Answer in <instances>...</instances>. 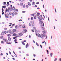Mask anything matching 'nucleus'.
I'll list each match as a JSON object with an SVG mask.
<instances>
[{
  "label": "nucleus",
  "instance_id": "obj_35",
  "mask_svg": "<svg viewBox=\"0 0 61 61\" xmlns=\"http://www.w3.org/2000/svg\"><path fill=\"white\" fill-rule=\"evenodd\" d=\"M4 33L5 34H6V33H7V31H4Z\"/></svg>",
  "mask_w": 61,
  "mask_h": 61
},
{
  "label": "nucleus",
  "instance_id": "obj_45",
  "mask_svg": "<svg viewBox=\"0 0 61 61\" xmlns=\"http://www.w3.org/2000/svg\"><path fill=\"white\" fill-rule=\"evenodd\" d=\"M2 12H4V9H3V8L2 9Z\"/></svg>",
  "mask_w": 61,
  "mask_h": 61
},
{
  "label": "nucleus",
  "instance_id": "obj_27",
  "mask_svg": "<svg viewBox=\"0 0 61 61\" xmlns=\"http://www.w3.org/2000/svg\"><path fill=\"white\" fill-rule=\"evenodd\" d=\"M41 29L42 30H45V28L44 27H42L41 28Z\"/></svg>",
  "mask_w": 61,
  "mask_h": 61
},
{
  "label": "nucleus",
  "instance_id": "obj_53",
  "mask_svg": "<svg viewBox=\"0 0 61 61\" xmlns=\"http://www.w3.org/2000/svg\"><path fill=\"white\" fill-rule=\"evenodd\" d=\"M31 30L32 32H34V30H33L32 29Z\"/></svg>",
  "mask_w": 61,
  "mask_h": 61
},
{
  "label": "nucleus",
  "instance_id": "obj_58",
  "mask_svg": "<svg viewBox=\"0 0 61 61\" xmlns=\"http://www.w3.org/2000/svg\"><path fill=\"white\" fill-rule=\"evenodd\" d=\"M30 23H31V24H32V23H33V21H31Z\"/></svg>",
  "mask_w": 61,
  "mask_h": 61
},
{
  "label": "nucleus",
  "instance_id": "obj_19",
  "mask_svg": "<svg viewBox=\"0 0 61 61\" xmlns=\"http://www.w3.org/2000/svg\"><path fill=\"white\" fill-rule=\"evenodd\" d=\"M11 36V35L9 34H8L7 35V36L8 37H9L10 36Z\"/></svg>",
  "mask_w": 61,
  "mask_h": 61
},
{
  "label": "nucleus",
  "instance_id": "obj_33",
  "mask_svg": "<svg viewBox=\"0 0 61 61\" xmlns=\"http://www.w3.org/2000/svg\"><path fill=\"white\" fill-rule=\"evenodd\" d=\"M50 55H51V57H52V55H53V53H51Z\"/></svg>",
  "mask_w": 61,
  "mask_h": 61
},
{
  "label": "nucleus",
  "instance_id": "obj_54",
  "mask_svg": "<svg viewBox=\"0 0 61 61\" xmlns=\"http://www.w3.org/2000/svg\"><path fill=\"white\" fill-rule=\"evenodd\" d=\"M14 25H15V24H13L12 25V26H14Z\"/></svg>",
  "mask_w": 61,
  "mask_h": 61
},
{
  "label": "nucleus",
  "instance_id": "obj_59",
  "mask_svg": "<svg viewBox=\"0 0 61 61\" xmlns=\"http://www.w3.org/2000/svg\"><path fill=\"white\" fill-rule=\"evenodd\" d=\"M9 53L10 55H11V52L10 51H9Z\"/></svg>",
  "mask_w": 61,
  "mask_h": 61
},
{
  "label": "nucleus",
  "instance_id": "obj_52",
  "mask_svg": "<svg viewBox=\"0 0 61 61\" xmlns=\"http://www.w3.org/2000/svg\"><path fill=\"white\" fill-rule=\"evenodd\" d=\"M40 46H41V48H42V45H40Z\"/></svg>",
  "mask_w": 61,
  "mask_h": 61
},
{
  "label": "nucleus",
  "instance_id": "obj_64",
  "mask_svg": "<svg viewBox=\"0 0 61 61\" xmlns=\"http://www.w3.org/2000/svg\"><path fill=\"white\" fill-rule=\"evenodd\" d=\"M37 14H38V15H40V13L38 12H37Z\"/></svg>",
  "mask_w": 61,
  "mask_h": 61
},
{
  "label": "nucleus",
  "instance_id": "obj_40",
  "mask_svg": "<svg viewBox=\"0 0 61 61\" xmlns=\"http://www.w3.org/2000/svg\"><path fill=\"white\" fill-rule=\"evenodd\" d=\"M56 60H57V58H56L55 60H54V61H56Z\"/></svg>",
  "mask_w": 61,
  "mask_h": 61
},
{
  "label": "nucleus",
  "instance_id": "obj_31",
  "mask_svg": "<svg viewBox=\"0 0 61 61\" xmlns=\"http://www.w3.org/2000/svg\"><path fill=\"white\" fill-rule=\"evenodd\" d=\"M43 36L44 37H46V34H43Z\"/></svg>",
  "mask_w": 61,
  "mask_h": 61
},
{
  "label": "nucleus",
  "instance_id": "obj_43",
  "mask_svg": "<svg viewBox=\"0 0 61 61\" xmlns=\"http://www.w3.org/2000/svg\"><path fill=\"white\" fill-rule=\"evenodd\" d=\"M31 19L32 20H33V17H31Z\"/></svg>",
  "mask_w": 61,
  "mask_h": 61
},
{
  "label": "nucleus",
  "instance_id": "obj_1",
  "mask_svg": "<svg viewBox=\"0 0 61 61\" xmlns=\"http://www.w3.org/2000/svg\"><path fill=\"white\" fill-rule=\"evenodd\" d=\"M3 40L4 41H5V42H6V44H11V43H10V42L9 43L7 42H8V40L6 39H3Z\"/></svg>",
  "mask_w": 61,
  "mask_h": 61
},
{
  "label": "nucleus",
  "instance_id": "obj_34",
  "mask_svg": "<svg viewBox=\"0 0 61 61\" xmlns=\"http://www.w3.org/2000/svg\"><path fill=\"white\" fill-rule=\"evenodd\" d=\"M36 44L37 46H39V45L38 44H37V43L36 42Z\"/></svg>",
  "mask_w": 61,
  "mask_h": 61
},
{
  "label": "nucleus",
  "instance_id": "obj_23",
  "mask_svg": "<svg viewBox=\"0 0 61 61\" xmlns=\"http://www.w3.org/2000/svg\"><path fill=\"white\" fill-rule=\"evenodd\" d=\"M35 33H36V34H37V30H35Z\"/></svg>",
  "mask_w": 61,
  "mask_h": 61
},
{
  "label": "nucleus",
  "instance_id": "obj_12",
  "mask_svg": "<svg viewBox=\"0 0 61 61\" xmlns=\"http://www.w3.org/2000/svg\"><path fill=\"white\" fill-rule=\"evenodd\" d=\"M1 35L2 36L4 35V31H3L1 33Z\"/></svg>",
  "mask_w": 61,
  "mask_h": 61
},
{
  "label": "nucleus",
  "instance_id": "obj_13",
  "mask_svg": "<svg viewBox=\"0 0 61 61\" xmlns=\"http://www.w3.org/2000/svg\"><path fill=\"white\" fill-rule=\"evenodd\" d=\"M18 35H19L20 36H23V34H22L21 33H19Z\"/></svg>",
  "mask_w": 61,
  "mask_h": 61
},
{
  "label": "nucleus",
  "instance_id": "obj_55",
  "mask_svg": "<svg viewBox=\"0 0 61 61\" xmlns=\"http://www.w3.org/2000/svg\"><path fill=\"white\" fill-rule=\"evenodd\" d=\"M55 12H56V8H55Z\"/></svg>",
  "mask_w": 61,
  "mask_h": 61
},
{
  "label": "nucleus",
  "instance_id": "obj_10",
  "mask_svg": "<svg viewBox=\"0 0 61 61\" xmlns=\"http://www.w3.org/2000/svg\"><path fill=\"white\" fill-rule=\"evenodd\" d=\"M22 28H25V24H24V25L22 26Z\"/></svg>",
  "mask_w": 61,
  "mask_h": 61
},
{
  "label": "nucleus",
  "instance_id": "obj_4",
  "mask_svg": "<svg viewBox=\"0 0 61 61\" xmlns=\"http://www.w3.org/2000/svg\"><path fill=\"white\" fill-rule=\"evenodd\" d=\"M38 19H39L40 21H41L42 20V18H40V16L38 17Z\"/></svg>",
  "mask_w": 61,
  "mask_h": 61
},
{
  "label": "nucleus",
  "instance_id": "obj_24",
  "mask_svg": "<svg viewBox=\"0 0 61 61\" xmlns=\"http://www.w3.org/2000/svg\"><path fill=\"white\" fill-rule=\"evenodd\" d=\"M10 32H11V30H8L7 31V33H10Z\"/></svg>",
  "mask_w": 61,
  "mask_h": 61
},
{
  "label": "nucleus",
  "instance_id": "obj_20",
  "mask_svg": "<svg viewBox=\"0 0 61 61\" xmlns=\"http://www.w3.org/2000/svg\"><path fill=\"white\" fill-rule=\"evenodd\" d=\"M16 35H17L15 33H14L13 35V36H16Z\"/></svg>",
  "mask_w": 61,
  "mask_h": 61
},
{
  "label": "nucleus",
  "instance_id": "obj_42",
  "mask_svg": "<svg viewBox=\"0 0 61 61\" xmlns=\"http://www.w3.org/2000/svg\"><path fill=\"white\" fill-rule=\"evenodd\" d=\"M4 5H5V4H6V2H4Z\"/></svg>",
  "mask_w": 61,
  "mask_h": 61
},
{
  "label": "nucleus",
  "instance_id": "obj_5",
  "mask_svg": "<svg viewBox=\"0 0 61 61\" xmlns=\"http://www.w3.org/2000/svg\"><path fill=\"white\" fill-rule=\"evenodd\" d=\"M8 40H9V41H11V39L10 37H8Z\"/></svg>",
  "mask_w": 61,
  "mask_h": 61
},
{
  "label": "nucleus",
  "instance_id": "obj_63",
  "mask_svg": "<svg viewBox=\"0 0 61 61\" xmlns=\"http://www.w3.org/2000/svg\"><path fill=\"white\" fill-rule=\"evenodd\" d=\"M15 44H16V43H18V42L17 41H15Z\"/></svg>",
  "mask_w": 61,
  "mask_h": 61
},
{
  "label": "nucleus",
  "instance_id": "obj_8",
  "mask_svg": "<svg viewBox=\"0 0 61 61\" xmlns=\"http://www.w3.org/2000/svg\"><path fill=\"white\" fill-rule=\"evenodd\" d=\"M28 46H29L28 44L27 43L25 46L26 48H27V47H28Z\"/></svg>",
  "mask_w": 61,
  "mask_h": 61
},
{
  "label": "nucleus",
  "instance_id": "obj_39",
  "mask_svg": "<svg viewBox=\"0 0 61 61\" xmlns=\"http://www.w3.org/2000/svg\"><path fill=\"white\" fill-rule=\"evenodd\" d=\"M12 15H13V16H14V15H15L14 13H13L12 14Z\"/></svg>",
  "mask_w": 61,
  "mask_h": 61
},
{
  "label": "nucleus",
  "instance_id": "obj_28",
  "mask_svg": "<svg viewBox=\"0 0 61 61\" xmlns=\"http://www.w3.org/2000/svg\"><path fill=\"white\" fill-rule=\"evenodd\" d=\"M31 25L32 26H35V24H34V23L32 24Z\"/></svg>",
  "mask_w": 61,
  "mask_h": 61
},
{
  "label": "nucleus",
  "instance_id": "obj_37",
  "mask_svg": "<svg viewBox=\"0 0 61 61\" xmlns=\"http://www.w3.org/2000/svg\"><path fill=\"white\" fill-rule=\"evenodd\" d=\"M26 7L27 8H28L29 6L28 5H27L26 6Z\"/></svg>",
  "mask_w": 61,
  "mask_h": 61
},
{
  "label": "nucleus",
  "instance_id": "obj_46",
  "mask_svg": "<svg viewBox=\"0 0 61 61\" xmlns=\"http://www.w3.org/2000/svg\"><path fill=\"white\" fill-rule=\"evenodd\" d=\"M0 38L1 39H2V38H3V36H0Z\"/></svg>",
  "mask_w": 61,
  "mask_h": 61
},
{
  "label": "nucleus",
  "instance_id": "obj_57",
  "mask_svg": "<svg viewBox=\"0 0 61 61\" xmlns=\"http://www.w3.org/2000/svg\"><path fill=\"white\" fill-rule=\"evenodd\" d=\"M25 11H22V13H25Z\"/></svg>",
  "mask_w": 61,
  "mask_h": 61
},
{
  "label": "nucleus",
  "instance_id": "obj_16",
  "mask_svg": "<svg viewBox=\"0 0 61 61\" xmlns=\"http://www.w3.org/2000/svg\"><path fill=\"white\" fill-rule=\"evenodd\" d=\"M18 36H17L14 37H13V39H15L17 37H18Z\"/></svg>",
  "mask_w": 61,
  "mask_h": 61
},
{
  "label": "nucleus",
  "instance_id": "obj_36",
  "mask_svg": "<svg viewBox=\"0 0 61 61\" xmlns=\"http://www.w3.org/2000/svg\"><path fill=\"white\" fill-rule=\"evenodd\" d=\"M25 7V4L23 6V8H24Z\"/></svg>",
  "mask_w": 61,
  "mask_h": 61
},
{
  "label": "nucleus",
  "instance_id": "obj_15",
  "mask_svg": "<svg viewBox=\"0 0 61 61\" xmlns=\"http://www.w3.org/2000/svg\"><path fill=\"white\" fill-rule=\"evenodd\" d=\"M40 36L41 38H43V34H41L40 35Z\"/></svg>",
  "mask_w": 61,
  "mask_h": 61
},
{
  "label": "nucleus",
  "instance_id": "obj_17",
  "mask_svg": "<svg viewBox=\"0 0 61 61\" xmlns=\"http://www.w3.org/2000/svg\"><path fill=\"white\" fill-rule=\"evenodd\" d=\"M28 5H29V6H31V3H30L29 2L28 3Z\"/></svg>",
  "mask_w": 61,
  "mask_h": 61
},
{
  "label": "nucleus",
  "instance_id": "obj_50",
  "mask_svg": "<svg viewBox=\"0 0 61 61\" xmlns=\"http://www.w3.org/2000/svg\"><path fill=\"white\" fill-rule=\"evenodd\" d=\"M7 9H6L5 10V12L6 13L7 12Z\"/></svg>",
  "mask_w": 61,
  "mask_h": 61
},
{
  "label": "nucleus",
  "instance_id": "obj_51",
  "mask_svg": "<svg viewBox=\"0 0 61 61\" xmlns=\"http://www.w3.org/2000/svg\"><path fill=\"white\" fill-rule=\"evenodd\" d=\"M12 9H15V7L14 6L13 7Z\"/></svg>",
  "mask_w": 61,
  "mask_h": 61
},
{
  "label": "nucleus",
  "instance_id": "obj_9",
  "mask_svg": "<svg viewBox=\"0 0 61 61\" xmlns=\"http://www.w3.org/2000/svg\"><path fill=\"white\" fill-rule=\"evenodd\" d=\"M15 27L16 29H17V28H18L19 27V26L17 25H16Z\"/></svg>",
  "mask_w": 61,
  "mask_h": 61
},
{
  "label": "nucleus",
  "instance_id": "obj_60",
  "mask_svg": "<svg viewBox=\"0 0 61 61\" xmlns=\"http://www.w3.org/2000/svg\"><path fill=\"white\" fill-rule=\"evenodd\" d=\"M33 56L34 57L36 56V54H33Z\"/></svg>",
  "mask_w": 61,
  "mask_h": 61
},
{
  "label": "nucleus",
  "instance_id": "obj_47",
  "mask_svg": "<svg viewBox=\"0 0 61 61\" xmlns=\"http://www.w3.org/2000/svg\"><path fill=\"white\" fill-rule=\"evenodd\" d=\"M29 25L30 26H31V23H29Z\"/></svg>",
  "mask_w": 61,
  "mask_h": 61
},
{
  "label": "nucleus",
  "instance_id": "obj_44",
  "mask_svg": "<svg viewBox=\"0 0 61 61\" xmlns=\"http://www.w3.org/2000/svg\"><path fill=\"white\" fill-rule=\"evenodd\" d=\"M17 39H15L14 40V41H17Z\"/></svg>",
  "mask_w": 61,
  "mask_h": 61
},
{
  "label": "nucleus",
  "instance_id": "obj_21",
  "mask_svg": "<svg viewBox=\"0 0 61 61\" xmlns=\"http://www.w3.org/2000/svg\"><path fill=\"white\" fill-rule=\"evenodd\" d=\"M36 27H33V29L34 30H36Z\"/></svg>",
  "mask_w": 61,
  "mask_h": 61
},
{
  "label": "nucleus",
  "instance_id": "obj_18",
  "mask_svg": "<svg viewBox=\"0 0 61 61\" xmlns=\"http://www.w3.org/2000/svg\"><path fill=\"white\" fill-rule=\"evenodd\" d=\"M2 7L3 8H6V6H2Z\"/></svg>",
  "mask_w": 61,
  "mask_h": 61
},
{
  "label": "nucleus",
  "instance_id": "obj_14",
  "mask_svg": "<svg viewBox=\"0 0 61 61\" xmlns=\"http://www.w3.org/2000/svg\"><path fill=\"white\" fill-rule=\"evenodd\" d=\"M13 31L14 32H15L16 31V30L15 29H13Z\"/></svg>",
  "mask_w": 61,
  "mask_h": 61
},
{
  "label": "nucleus",
  "instance_id": "obj_30",
  "mask_svg": "<svg viewBox=\"0 0 61 61\" xmlns=\"http://www.w3.org/2000/svg\"><path fill=\"white\" fill-rule=\"evenodd\" d=\"M1 44H4V41H1Z\"/></svg>",
  "mask_w": 61,
  "mask_h": 61
},
{
  "label": "nucleus",
  "instance_id": "obj_29",
  "mask_svg": "<svg viewBox=\"0 0 61 61\" xmlns=\"http://www.w3.org/2000/svg\"><path fill=\"white\" fill-rule=\"evenodd\" d=\"M41 26L42 27V26H44V23H43V25H41Z\"/></svg>",
  "mask_w": 61,
  "mask_h": 61
},
{
  "label": "nucleus",
  "instance_id": "obj_26",
  "mask_svg": "<svg viewBox=\"0 0 61 61\" xmlns=\"http://www.w3.org/2000/svg\"><path fill=\"white\" fill-rule=\"evenodd\" d=\"M20 5V6H23V3H21Z\"/></svg>",
  "mask_w": 61,
  "mask_h": 61
},
{
  "label": "nucleus",
  "instance_id": "obj_7",
  "mask_svg": "<svg viewBox=\"0 0 61 61\" xmlns=\"http://www.w3.org/2000/svg\"><path fill=\"white\" fill-rule=\"evenodd\" d=\"M42 32L43 33V34L46 33V30H44L42 31Z\"/></svg>",
  "mask_w": 61,
  "mask_h": 61
},
{
  "label": "nucleus",
  "instance_id": "obj_32",
  "mask_svg": "<svg viewBox=\"0 0 61 61\" xmlns=\"http://www.w3.org/2000/svg\"><path fill=\"white\" fill-rule=\"evenodd\" d=\"M31 15L34 16V14H30Z\"/></svg>",
  "mask_w": 61,
  "mask_h": 61
},
{
  "label": "nucleus",
  "instance_id": "obj_3",
  "mask_svg": "<svg viewBox=\"0 0 61 61\" xmlns=\"http://www.w3.org/2000/svg\"><path fill=\"white\" fill-rule=\"evenodd\" d=\"M36 35L38 37H40V34L39 33H36Z\"/></svg>",
  "mask_w": 61,
  "mask_h": 61
},
{
  "label": "nucleus",
  "instance_id": "obj_38",
  "mask_svg": "<svg viewBox=\"0 0 61 61\" xmlns=\"http://www.w3.org/2000/svg\"><path fill=\"white\" fill-rule=\"evenodd\" d=\"M4 29L5 30H7V29L6 28H4Z\"/></svg>",
  "mask_w": 61,
  "mask_h": 61
},
{
  "label": "nucleus",
  "instance_id": "obj_6",
  "mask_svg": "<svg viewBox=\"0 0 61 61\" xmlns=\"http://www.w3.org/2000/svg\"><path fill=\"white\" fill-rule=\"evenodd\" d=\"M24 31H25V32H27V30H26V29H24L23 30Z\"/></svg>",
  "mask_w": 61,
  "mask_h": 61
},
{
  "label": "nucleus",
  "instance_id": "obj_62",
  "mask_svg": "<svg viewBox=\"0 0 61 61\" xmlns=\"http://www.w3.org/2000/svg\"><path fill=\"white\" fill-rule=\"evenodd\" d=\"M4 12H3L2 13V15H4Z\"/></svg>",
  "mask_w": 61,
  "mask_h": 61
},
{
  "label": "nucleus",
  "instance_id": "obj_11",
  "mask_svg": "<svg viewBox=\"0 0 61 61\" xmlns=\"http://www.w3.org/2000/svg\"><path fill=\"white\" fill-rule=\"evenodd\" d=\"M43 21H40L39 22V24H40V25H42V24H43Z\"/></svg>",
  "mask_w": 61,
  "mask_h": 61
},
{
  "label": "nucleus",
  "instance_id": "obj_61",
  "mask_svg": "<svg viewBox=\"0 0 61 61\" xmlns=\"http://www.w3.org/2000/svg\"><path fill=\"white\" fill-rule=\"evenodd\" d=\"M32 48L33 49H34V47H32Z\"/></svg>",
  "mask_w": 61,
  "mask_h": 61
},
{
  "label": "nucleus",
  "instance_id": "obj_56",
  "mask_svg": "<svg viewBox=\"0 0 61 61\" xmlns=\"http://www.w3.org/2000/svg\"><path fill=\"white\" fill-rule=\"evenodd\" d=\"M39 15L38 14H37V15H36L37 16H39Z\"/></svg>",
  "mask_w": 61,
  "mask_h": 61
},
{
  "label": "nucleus",
  "instance_id": "obj_41",
  "mask_svg": "<svg viewBox=\"0 0 61 61\" xmlns=\"http://www.w3.org/2000/svg\"><path fill=\"white\" fill-rule=\"evenodd\" d=\"M35 19H36V16H35L34 17Z\"/></svg>",
  "mask_w": 61,
  "mask_h": 61
},
{
  "label": "nucleus",
  "instance_id": "obj_22",
  "mask_svg": "<svg viewBox=\"0 0 61 61\" xmlns=\"http://www.w3.org/2000/svg\"><path fill=\"white\" fill-rule=\"evenodd\" d=\"M9 10H10V7H9L8 8V9L7 10L8 12L9 11Z\"/></svg>",
  "mask_w": 61,
  "mask_h": 61
},
{
  "label": "nucleus",
  "instance_id": "obj_49",
  "mask_svg": "<svg viewBox=\"0 0 61 61\" xmlns=\"http://www.w3.org/2000/svg\"><path fill=\"white\" fill-rule=\"evenodd\" d=\"M19 27H20L21 28L22 27V25H19Z\"/></svg>",
  "mask_w": 61,
  "mask_h": 61
},
{
  "label": "nucleus",
  "instance_id": "obj_2",
  "mask_svg": "<svg viewBox=\"0 0 61 61\" xmlns=\"http://www.w3.org/2000/svg\"><path fill=\"white\" fill-rule=\"evenodd\" d=\"M6 15V14H5V18H9V17H8V16H9V14H7Z\"/></svg>",
  "mask_w": 61,
  "mask_h": 61
},
{
  "label": "nucleus",
  "instance_id": "obj_48",
  "mask_svg": "<svg viewBox=\"0 0 61 61\" xmlns=\"http://www.w3.org/2000/svg\"><path fill=\"white\" fill-rule=\"evenodd\" d=\"M39 2H37L36 3V4H39Z\"/></svg>",
  "mask_w": 61,
  "mask_h": 61
},
{
  "label": "nucleus",
  "instance_id": "obj_25",
  "mask_svg": "<svg viewBox=\"0 0 61 61\" xmlns=\"http://www.w3.org/2000/svg\"><path fill=\"white\" fill-rule=\"evenodd\" d=\"M22 43L23 45H25V43H24V42L23 41H22Z\"/></svg>",
  "mask_w": 61,
  "mask_h": 61
}]
</instances>
